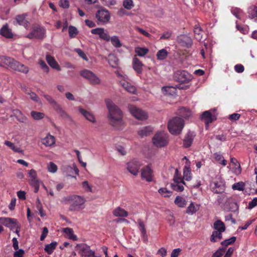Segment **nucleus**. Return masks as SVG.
Returning a JSON list of instances; mask_svg holds the SVG:
<instances>
[{
  "label": "nucleus",
  "instance_id": "nucleus-26",
  "mask_svg": "<svg viewBox=\"0 0 257 257\" xmlns=\"http://www.w3.org/2000/svg\"><path fill=\"white\" fill-rule=\"evenodd\" d=\"M143 64L140 60L135 57L133 59V67L134 69L138 73H141L142 72V67Z\"/></svg>",
  "mask_w": 257,
  "mask_h": 257
},
{
  "label": "nucleus",
  "instance_id": "nucleus-25",
  "mask_svg": "<svg viewBox=\"0 0 257 257\" xmlns=\"http://www.w3.org/2000/svg\"><path fill=\"white\" fill-rule=\"evenodd\" d=\"M79 112L83 115L84 117L87 119L88 120L94 122L95 121V119L93 115L90 112L83 109L82 108L79 107L78 108Z\"/></svg>",
  "mask_w": 257,
  "mask_h": 257
},
{
  "label": "nucleus",
  "instance_id": "nucleus-42",
  "mask_svg": "<svg viewBox=\"0 0 257 257\" xmlns=\"http://www.w3.org/2000/svg\"><path fill=\"white\" fill-rule=\"evenodd\" d=\"M248 16L251 19H253L257 17V7L252 6L250 7L248 9Z\"/></svg>",
  "mask_w": 257,
  "mask_h": 257
},
{
  "label": "nucleus",
  "instance_id": "nucleus-64",
  "mask_svg": "<svg viewBox=\"0 0 257 257\" xmlns=\"http://www.w3.org/2000/svg\"><path fill=\"white\" fill-rule=\"evenodd\" d=\"M24 250L22 249H20L15 252L14 257H24Z\"/></svg>",
  "mask_w": 257,
  "mask_h": 257
},
{
  "label": "nucleus",
  "instance_id": "nucleus-6",
  "mask_svg": "<svg viewBox=\"0 0 257 257\" xmlns=\"http://www.w3.org/2000/svg\"><path fill=\"white\" fill-rule=\"evenodd\" d=\"M153 144L157 147H163L168 143V135L164 132L156 133L152 138Z\"/></svg>",
  "mask_w": 257,
  "mask_h": 257
},
{
  "label": "nucleus",
  "instance_id": "nucleus-46",
  "mask_svg": "<svg viewBox=\"0 0 257 257\" xmlns=\"http://www.w3.org/2000/svg\"><path fill=\"white\" fill-rule=\"evenodd\" d=\"M148 51L149 50L148 49L140 47L137 48L135 50L136 53L139 56H145L148 52Z\"/></svg>",
  "mask_w": 257,
  "mask_h": 257
},
{
  "label": "nucleus",
  "instance_id": "nucleus-43",
  "mask_svg": "<svg viewBox=\"0 0 257 257\" xmlns=\"http://www.w3.org/2000/svg\"><path fill=\"white\" fill-rule=\"evenodd\" d=\"M214 156L215 160L219 162L220 164L223 166H225L226 165V161L223 159L222 155L219 153H215Z\"/></svg>",
  "mask_w": 257,
  "mask_h": 257
},
{
  "label": "nucleus",
  "instance_id": "nucleus-60",
  "mask_svg": "<svg viewBox=\"0 0 257 257\" xmlns=\"http://www.w3.org/2000/svg\"><path fill=\"white\" fill-rule=\"evenodd\" d=\"M75 51L77 52V53L78 54V55L81 57L82 58H83L84 60L87 61L88 59L87 56H86L85 54L84 53V52L80 49H76Z\"/></svg>",
  "mask_w": 257,
  "mask_h": 257
},
{
  "label": "nucleus",
  "instance_id": "nucleus-7",
  "mask_svg": "<svg viewBox=\"0 0 257 257\" xmlns=\"http://www.w3.org/2000/svg\"><path fill=\"white\" fill-rule=\"evenodd\" d=\"M80 75L85 78L92 85H97L100 83V79L92 71L85 69L80 72Z\"/></svg>",
  "mask_w": 257,
  "mask_h": 257
},
{
  "label": "nucleus",
  "instance_id": "nucleus-34",
  "mask_svg": "<svg viewBox=\"0 0 257 257\" xmlns=\"http://www.w3.org/2000/svg\"><path fill=\"white\" fill-rule=\"evenodd\" d=\"M221 231H213L210 237V241L211 242H216L222 238Z\"/></svg>",
  "mask_w": 257,
  "mask_h": 257
},
{
  "label": "nucleus",
  "instance_id": "nucleus-37",
  "mask_svg": "<svg viewBox=\"0 0 257 257\" xmlns=\"http://www.w3.org/2000/svg\"><path fill=\"white\" fill-rule=\"evenodd\" d=\"M202 32V28L198 25H196L194 28V33L196 39L199 41L202 39L201 33Z\"/></svg>",
  "mask_w": 257,
  "mask_h": 257
},
{
  "label": "nucleus",
  "instance_id": "nucleus-61",
  "mask_svg": "<svg viewBox=\"0 0 257 257\" xmlns=\"http://www.w3.org/2000/svg\"><path fill=\"white\" fill-rule=\"evenodd\" d=\"M59 5L63 8L67 9L69 7V3L68 0H60Z\"/></svg>",
  "mask_w": 257,
  "mask_h": 257
},
{
  "label": "nucleus",
  "instance_id": "nucleus-10",
  "mask_svg": "<svg viewBox=\"0 0 257 257\" xmlns=\"http://www.w3.org/2000/svg\"><path fill=\"white\" fill-rule=\"evenodd\" d=\"M30 184L34 188V192H37L39 189L40 182L37 178V174L34 169H31L28 172Z\"/></svg>",
  "mask_w": 257,
  "mask_h": 257
},
{
  "label": "nucleus",
  "instance_id": "nucleus-14",
  "mask_svg": "<svg viewBox=\"0 0 257 257\" xmlns=\"http://www.w3.org/2000/svg\"><path fill=\"white\" fill-rule=\"evenodd\" d=\"M141 178L142 179L146 180L147 182L153 181V170L149 166H147L142 169Z\"/></svg>",
  "mask_w": 257,
  "mask_h": 257
},
{
  "label": "nucleus",
  "instance_id": "nucleus-5",
  "mask_svg": "<svg viewBox=\"0 0 257 257\" xmlns=\"http://www.w3.org/2000/svg\"><path fill=\"white\" fill-rule=\"evenodd\" d=\"M75 249L82 257H101V255H95V251L91 250L90 246L86 243L77 244Z\"/></svg>",
  "mask_w": 257,
  "mask_h": 257
},
{
  "label": "nucleus",
  "instance_id": "nucleus-63",
  "mask_svg": "<svg viewBox=\"0 0 257 257\" xmlns=\"http://www.w3.org/2000/svg\"><path fill=\"white\" fill-rule=\"evenodd\" d=\"M257 205V198L253 199L249 202L248 208L251 209Z\"/></svg>",
  "mask_w": 257,
  "mask_h": 257
},
{
  "label": "nucleus",
  "instance_id": "nucleus-39",
  "mask_svg": "<svg viewBox=\"0 0 257 257\" xmlns=\"http://www.w3.org/2000/svg\"><path fill=\"white\" fill-rule=\"evenodd\" d=\"M110 40L111 41L112 45L115 48H120L121 47L122 44L120 43L118 37L116 36H113L112 37H110Z\"/></svg>",
  "mask_w": 257,
  "mask_h": 257
},
{
  "label": "nucleus",
  "instance_id": "nucleus-20",
  "mask_svg": "<svg viewBox=\"0 0 257 257\" xmlns=\"http://www.w3.org/2000/svg\"><path fill=\"white\" fill-rule=\"evenodd\" d=\"M11 68L26 74L29 72L28 67L15 60L11 66Z\"/></svg>",
  "mask_w": 257,
  "mask_h": 257
},
{
  "label": "nucleus",
  "instance_id": "nucleus-54",
  "mask_svg": "<svg viewBox=\"0 0 257 257\" xmlns=\"http://www.w3.org/2000/svg\"><path fill=\"white\" fill-rule=\"evenodd\" d=\"M231 13L234 15L237 19H240V16L242 14L241 10L238 8H233L231 10Z\"/></svg>",
  "mask_w": 257,
  "mask_h": 257
},
{
  "label": "nucleus",
  "instance_id": "nucleus-15",
  "mask_svg": "<svg viewBox=\"0 0 257 257\" xmlns=\"http://www.w3.org/2000/svg\"><path fill=\"white\" fill-rule=\"evenodd\" d=\"M177 41L182 46L190 48L193 44L191 37L186 35H181L177 37Z\"/></svg>",
  "mask_w": 257,
  "mask_h": 257
},
{
  "label": "nucleus",
  "instance_id": "nucleus-49",
  "mask_svg": "<svg viewBox=\"0 0 257 257\" xmlns=\"http://www.w3.org/2000/svg\"><path fill=\"white\" fill-rule=\"evenodd\" d=\"M123 6L127 10H131L134 7V3L132 0H124L123 2Z\"/></svg>",
  "mask_w": 257,
  "mask_h": 257
},
{
  "label": "nucleus",
  "instance_id": "nucleus-58",
  "mask_svg": "<svg viewBox=\"0 0 257 257\" xmlns=\"http://www.w3.org/2000/svg\"><path fill=\"white\" fill-rule=\"evenodd\" d=\"M158 192L160 194H161L162 195H164V197H169L170 195H166V193H169L170 194L171 192L168 190L166 188H161L159 189Z\"/></svg>",
  "mask_w": 257,
  "mask_h": 257
},
{
  "label": "nucleus",
  "instance_id": "nucleus-30",
  "mask_svg": "<svg viewBox=\"0 0 257 257\" xmlns=\"http://www.w3.org/2000/svg\"><path fill=\"white\" fill-rule=\"evenodd\" d=\"M120 84L121 86L124 88V89L126 90L128 92L132 94H135L136 88L134 86L131 85L128 82H126L125 81H121Z\"/></svg>",
  "mask_w": 257,
  "mask_h": 257
},
{
  "label": "nucleus",
  "instance_id": "nucleus-1",
  "mask_svg": "<svg viewBox=\"0 0 257 257\" xmlns=\"http://www.w3.org/2000/svg\"><path fill=\"white\" fill-rule=\"evenodd\" d=\"M106 104L108 110V119L110 124L117 129H120L123 124L122 111L110 100H106Z\"/></svg>",
  "mask_w": 257,
  "mask_h": 257
},
{
  "label": "nucleus",
  "instance_id": "nucleus-19",
  "mask_svg": "<svg viewBox=\"0 0 257 257\" xmlns=\"http://www.w3.org/2000/svg\"><path fill=\"white\" fill-rule=\"evenodd\" d=\"M17 221L18 220L15 218L9 217H0V223L6 227L10 228L11 229H13L14 225L17 223Z\"/></svg>",
  "mask_w": 257,
  "mask_h": 257
},
{
  "label": "nucleus",
  "instance_id": "nucleus-13",
  "mask_svg": "<svg viewBox=\"0 0 257 257\" xmlns=\"http://www.w3.org/2000/svg\"><path fill=\"white\" fill-rule=\"evenodd\" d=\"M49 104H50L53 107V108L61 117L64 118H69V115L64 110L62 109L61 106L54 100L51 98H49Z\"/></svg>",
  "mask_w": 257,
  "mask_h": 257
},
{
  "label": "nucleus",
  "instance_id": "nucleus-17",
  "mask_svg": "<svg viewBox=\"0 0 257 257\" xmlns=\"http://www.w3.org/2000/svg\"><path fill=\"white\" fill-rule=\"evenodd\" d=\"M91 33L92 34L98 35L99 38L101 39L105 40L106 41H110V36L107 32H105L103 28H97L93 29L91 30Z\"/></svg>",
  "mask_w": 257,
  "mask_h": 257
},
{
  "label": "nucleus",
  "instance_id": "nucleus-29",
  "mask_svg": "<svg viewBox=\"0 0 257 257\" xmlns=\"http://www.w3.org/2000/svg\"><path fill=\"white\" fill-rule=\"evenodd\" d=\"M63 232L68 238L73 240H77V237L74 234L73 230L72 228L69 227L64 228L63 229Z\"/></svg>",
  "mask_w": 257,
  "mask_h": 257
},
{
  "label": "nucleus",
  "instance_id": "nucleus-28",
  "mask_svg": "<svg viewBox=\"0 0 257 257\" xmlns=\"http://www.w3.org/2000/svg\"><path fill=\"white\" fill-rule=\"evenodd\" d=\"M27 14H22L18 15L16 17V20L17 23L21 26H23L24 27L27 28L28 26V22L26 19Z\"/></svg>",
  "mask_w": 257,
  "mask_h": 257
},
{
  "label": "nucleus",
  "instance_id": "nucleus-23",
  "mask_svg": "<svg viewBox=\"0 0 257 257\" xmlns=\"http://www.w3.org/2000/svg\"><path fill=\"white\" fill-rule=\"evenodd\" d=\"M195 135L193 132H189L186 135L183 140V146L185 148H188L191 146L192 144Z\"/></svg>",
  "mask_w": 257,
  "mask_h": 257
},
{
  "label": "nucleus",
  "instance_id": "nucleus-33",
  "mask_svg": "<svg viewBox=\"0 0 257 257\" xmlns=\"http://www.w3.org/2000/svg\"><path fill=\"white\" fill-rule=\"evenodd\" d=\"M118 59L114 54H109L108 55L107 61L109 65L115 68L118 65Z\"/></svg>",
  "mask_w": 257,
  "mask_h": 257
},
{
  "label": "nucleus",
  "instance_id": "nucleus-56",
  "mask_svg": "<svg viewBox=\"0 0 257 257\" xmlns=\"http://www.w3.org/2000/svg\"><path fill=\"white\" fill-rule=\"evenodd\" d=\"M178 173V169H176L175 175L174 177V181L175 182V183L176 184H179L180 183H182L184 184H185V183H184L183 180L181 177H179L177 176Z\"/></svg>",
  "mask_w": 257,
  "mask_h": 257
},
{
  "label": "nucleus",
  "instance_id": "nucleus-50",
  "mask_svg": "<svg viewBox=\"0 0 257 257\" xmlns=\"http://www.w3.org/2000/svg\"><path fill=\"white\" fill-rule=\"evenodd\" d=\"M233 190H237L242 191L244 189V184L242 182H239L236 183H234L232 187Z\"/></svg>",
  "mask_w": 257,
  "mask_h": 257
},
{
  "label": "nucleus",
  "instance_id": "nucleus-16",
  "mask_svg": "<svg viewBox=\"0 0 257 257\" xmlns=\"http://www.w3.org/2000/svg\"><path fill=\"white\" fill-rule=\"evenodd\" d=\"M63 172L67 176H70L76 178L75 176L73 175L75 174L78 175L79 170L77 168L76 165L73 164L72 166H66L63 168Z\"/></svg>",
  "mask_w": 257,
  "mask_h": 257
},
{
  "label": "nucleus",
  "instance_id": "nucleus-53",
  "mask_svg": "<svg viewBox=\"0 0 257 257\" xmlns=\"http://www.w3.org/2000/svg\"><path fill=\"white\" fill-rule=\"evenodd\" d=\"M57 166L52 162H49V172L55 173L57 171Z\"/></svg>",
  "mask_w": 257,
  "mask_h": 257
},
{
  "label": "nucleus",
  "instance_id": "nucleus-31",
  "mask_svg": "<svg viewBox=\"0 0 257 257\" xmlns=\"http://www.w3.org/2000/svg\"><path fill=\"white\" fill-rule=\"evenodd\" d=\"M213 228L217 231L224 232L226 227L224 223L220 220H217L213 224Z\"/></svg>",
  "mask_w": 257,
  "mask_h": 257
},
{
  "label": "nucleus",
  "instance_id": "nucleus-35",
  "mask_svg": "<svg viewBox=\"0 0 257 257\" xmlns=\"http://www.w3.org/2000/svg\"><path fill=\"white\" fill-rule=\"evenodd\" d=\"M181 117L188 118L191 115V111L186 107H182L179 109L178 112Z\"/></svg>",
  "mask_w": 257,
  "mask_h": 257
},
{
  "label": "nucleus",
  "instance_id": "nucleus-51",
  "mask_svg": "<svg viewBox=\"0 0 257 257\" xmlns=\"http://www.w3.org/2000/svg\"><path fill=\"white\" fill-rule=\"evenodd\" d=\"M5 144L9 147V148H10L12 150H13L14 151L16 152H20V149L19 148H16L14 144H13V143L11 142L10 141H6L5 142Z\"/></svg>",
  "mask_w": 257,
  "mask_h": 257
},
{
  "label": "nucleus",
  "instance_id": "nucleus-47",
  "mask_svg": "<svg viewBox=\"0 0 257 257\" xmlns=\"http://www.w3.org/2000/svg\"><path fill=\"white\" fill-rule=\"evenodd\" d=\"M138 221L143 236L147 238V233L144 223L141 219H139Z\"/></svg>",
  "mask_w": 257,
  "mask_h": 257
},
{
  "label": "nucleus",
  "instance_id": "nucleus-48",
  "mask_svg": "<svg viewBox=\"0 0 257 257\" xmlns=\"http://www.w3.org/2000/svg\"><path fill=\"white\" fill-rule=\"evenodd\" d=\"M236 240V237L233 236L230 238L225 239L221 242L222 245L227 246L233 243Z\"/></svg>",
  "mask_w": 257,
  "mask_h": 257
},
{
  "label": "nucleus",
  "instance_id": "nucleus-18",
  "mask_svg": "<svg viewBox=\"0 0 257 257\" xmlns=\"http://www.w3.org/2000/svg\"><path fill=\"white\" fill-rule=\"evenodd\" d=\"M15 59L5 55H0V66L3 67H9L11 68Z\"/></svg>",
  "mask_w": 257,
  "mask_h": 257
},
{
  "label": "nucleus",
  "instance_id": "nucleus-55",
  "mask_svg": "<svg viewBox=\"0 0 257 257\" xmlns=\"http://www.w3.org/2000/svg\"><path fill=\"white\" fill-rule=\"evenodd\" d=\"M172 189L176 191H182L184 190V187L182 185L179 184H175L171 185Z\"/></svg>",
  "mask_w": 257,
  "mask_h": 257
},
{
  "label": "nucleus",
  "instance_id": "nucleus-21",
  "mask_svg": "<svg viewBox=\"0 0 257 257\" xmlns=\"http://www.w3.org/2000/svg\"><path fill=\"white\" fill-rule=\"evenodd\" d=\"M0 34L8 39H11L13 37L12 30L9 28L7 24L4 25L0 29Z\"/></svg>",
  "mask_w": 257,
  "mask_h": 257
},
{
  "label": "nucleus",
  "instance_id": "nucleus-38",
  "mask_svg": "<svg viewBox=\"0 0 257 257\" xmlns=\"http://www.w3.org/2000/svg\"><path fill=\"white\" fill-rule=\"evenodd\" d=\"M49 66L57 71H60L61 68L54 58L49 56Z\"/></svg>",
  "mask_w": 257,
  "mask_h": 257
},
{
  "label": "nucleus",
  "instance_id": "nucleus-8",
  "mask_svg": "<svg viewBox=\"0 0 257 257\" xmlns=\"http://www.w3.org/2000/svg\"><path fill=\"white\" fill-rule=\"evenodd\" d=\"M128 109L131 113L137 119L143 120L147 118V114L142 109L132 104L128 105Z\"/></svg>",
  "mask_w": 257,
  "mask_h": 257
},
{
  "label": "nucleus",
  "instance_id": "nucleus-22",
  "mask_svg": "<svg viewBox=\"0 0 257 257\" xmlns=\"http://www.w3.org/2000/svg\"><path fill=\"white\" fill-rule=\"evenodd\" d=\"M213 186L212 187V191L216 194L222 193L225 190V186L223 182L216 181L213 183Z\"/></svg>",
  "mask_w": 257,
  "mask_h": 257
},
{
  "label": "nucleus",
  "instance_id": "nucleus-40",
  "mask_svg": "<svg viewBox=\"0 0 257 257\" xmlns=\"http://www.w3.org/2000/svg\"><path fill=\"white\" fill-rule=\"evenodd\" d=\"M168 54V52L166 49H162L157 52V59L160 60H164L167 57Z\"/></svg>",
  "mask_w": 257,
  "mask_h": 257
},
{
  "label": "nucleus",
  "instance_id": "nucleus-9",
  "mask_svg": "<svg viewBox=\"0 0 257 257\" xmlns=\"http://www.w3.org/2000/svg\"><path fill=\"white\" fill-rule=\"evenodd\" d=\"M46 34L45 30L39 26L33 27L32 31L27 36L29 39H42Z\"/></svg>",
  "mask_w": 257,
  "mask_h": 257
},
{
  "label": "nucleus",
  "instance_id": "nucleus-41",
  "mask_svg": "<svg viewBox=\"0 0 257 257\" xmlns=\"http://www.w3.org/2000/svg\"><path fill=\"white\" fill-rule=\"evenodd\" d=\"M199 207L197 206H195L193 202H191L187 207L186 213L189 214H193L196 213Z\"/></svg>",
  "mask_w": 257,
  "mask_h": 257
},
{
  "label": "nucleus",
  "instance_id": "nucleus-3",
  "mask_svg": "<svg viewBox=\"0 0 257 257\" xmlns=\"http://www.w3.org/2000/svg\"><path fill=\"white\" fill-rule=\"evenodd\" d=\"M184 126V120L179 117H174L168 123V128L170 133L174 135H179Z\"/></svg>",
  "mask_w": 257,
  "mask_h": 257
},
{
  "label": "nucleus",
  "instance_id": "nucleus-62",
  "mask_svg": "<svg viewBox=\"0 0 257 257\" xmlns=\"http://www.w3.org/2000/svg\"><path fill=\"white\" fill-rule=\"evenodd\" d=\"M240 117V114L237 113H234L229 115L228 116V118L231 121H235L239 119Z\"/></svg>",
  "mask_w": 257,
  "mask_h": 257
},
{
  "label": "nucleus",
  "instance_id": "nucleus-44",
  "mask_svg": "<svg viewBox=\"0 0 257 257\" xmlns=\"http://www.w3.org/2000/svg\"><path fill=\"white\" fill-rule=\"evenodd\" d=\"M32 117L36 120H39L43 118L44 117V114L42 112H37L35 111H32L31 112Z\"/></svg>",
  "mask_w": 257,
  "mask_h": 257
},
{
  "label": "nucleus",
  "instance_id": "nucleus-52",
  "mask_svg": "<svg viewBox=\"0 0 257 257\" xmlns=\"http://www.w3.org/2000/svg\"><path fill=\"white\" fill-rule=\"evenodd\" d=\"M225 252V248L220 247L212 255V257H221Z\"/></svg>",
  "mask_w": 257,
  "mask_h": 257
},
{
  "label": "nucleus",
  "instance_id": "nucleus-4",
  "mask_svg": "<svg viewBox=\"0 0 257 257\" xmlns=\"http://www.w3.org/2000/svg\"><path fill=\"white\" fill-rule=\"evenodd\" d=\"M174 80L180 83L187 84L184 86H180L178 87L180 89H186L189 86V82L191 80L190 75L185 70L177 71L174 74Z\"/></svg>",
  "mask_w": 257,
  "mask_h": 257
},
{
  "label": "nucleus",
  "instance_id": "nucleus-11",
  "mask_svg": "<svg viewBox=\"0 0 257 257\" xmlns=\"http://www.w3.org/2000/svg\"><path fill=\"white\" fill-rule=\"evenodd\" d=\"M142 164L137 160H133L127 163V171L134 176L138 175Z\"/></svg>",
  "mask_w": 257,
  "mask_h": 257
},
{
  "label": "nucleus",
  "instance_id": "nucleus-2",
  "mask_svg": "<svg viewBox=\"0 0 257 257\" xmlns=\"http://www.w3.org/2000/svg\"><path fill=\"white\" fill-rule=\"evenodd\" d=\"M65 200L70 205L69 210L71 211H79L83 209L86 201L83 197L76 195H69L65 198Z\"/></svg>",
  "mask_w": 257,
  "mask_h": 257
},
{
  "label": "nucleus",
  "instance_id": "nucleus-12",
  "mask_svg": "<svg viewBox=\"0 0 257 257\" xmlns=\"http://www.w3.org/2000/svg\"><path fill=\"white\" fill-rule=\"evenodd\" d=\"M95 16L98 21L102 23H107L110 19V15L108 11L104 9L98 10Z\"/></svg>",
  "mask_w": 257,
  "mask_h": 257
},
{
  "label": "nucleus",
  "instance_id": "nucleus-36",
  "mask_svg": "<svg viewBox=\"0 0 257 257\" xmlns=\"http://www.w3.org/2000/svg\"><path fill=\"white\" fill-rule=\"evenodd\" d=\"M175 203L180 207H184L187 203L185 199L181 196H177L174 201Z\"/></svg>",
  "mask_w": 257,
  "mask_h": 257
},
{
  "label": "nucleus",
  "instance_id": "nucleus-24",
  "mask_svg": "<svg viewBox=\"0 0 257 257\" xmlns=\"http://www.w3.org/2000/svg\"><path fill=\"white\" fill-rule=\"evenodd\" d=\"M152 132L153 128L147 126L140 128L138 132V134L141 138H144L150 136Z\"/></svg>",
  "mask_w": 257,
  "mask_h": 257
},
{
  "label": "nucleus",
  "instance_id": "nucleus-45",
  "mask_svg": "<svg viewBox=\"0 0 257 257\" xmlns=\"http://www.w3.org/2000/svg\"><path fill=\"white\" fill-rule=\"evenodd\" d=\"M68 31L69 37L71 38L75 37L78 33L77 29L72 26H69Z\"/></svg>",
  "mask_w": 257,
  "mask_h": 257
},
{
  "label": "nucleus",
  "instance_id": "nucleus-57",
  "mask_svg": "<svg viewBox=\"0 0 257 257\" xmlns=\"http://www.w3.org/2000/svg\"><path fill=\"white\" fill-rule=\"evenodd\" d=\"M183 178L185 180L189 181L191 179V175L190 170H183Z\"/></svg>",
  "mask_w": 257,
  "mask_h": 257
},
{
  "label": "nucleus",
  "instance_id": "nucleus-27",
  "mask_svg": "<svg viewBox=\"0 0 257 257\" xmlns=\"http://www.w3.org/2000/svg\"><path fill=\"white\" fill-rule=\"evenodd\" d=\"M201 118L204 120L207 126L215 119L214 117L211 114L210 111H204L202 114Z\"/></svg>",
  "mask_w": 257,
  "mask_h": 257
},
{
  "label": "nucleus",
  "instance_id": "nucleus-32",
  "mask_svg": "<svg viewBox=\"0 0 257 257\" xmlns=\"http://www.w3.org/2000/svg\"><path fill=\"white\" fill-rule=\"evenodd\" d=\"M113 214L116 217H127L128 213L124 209L118 207L113 210Z\"/></svg>",
  "mask_w": 257,
  "mask_h": 257
},
{
  "label": "nucleus",
  "instance_id": "nucleus-59",
  "mask_svg": "<svg viewBox=\"0 0 257 257\" xmlns=\"http://www.w3.org/2000/svg\"><path fill=\"white\" fill-rule=\"evenodd\" d=\"M27 94L30 96V98L34 101L38 102L39 97L36 94L33 92H28Z\"/></svg>",
  "mask_w": 257,
  "mask_h": 257
}]
</instances>
